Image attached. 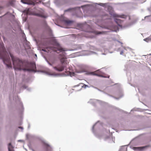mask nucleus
<instances>
[{
	"mask_svg": "<svg viewBox=\"0 0 151 151\" xmlns=\"http://www.w3.org/2000/svg\"><path fill=\"white\" fill-rule=\"evenodd\" d=\"M66 67V66L65 65L59 64L56 66L53 67V68L55 70L58 71H63L64 68Z\"/></svg>",
	"mask_w": 151,
	"mask_h": 151,
	"instance_id": "nucleus-6",
	"label": "nucleus"
},
{
	"mask_svg": "<svg viewBox=\"0 0 151 151\" xmlns=\"http://www.w3.org/2000/svg\"><path fill=\"white\" fill-rule=\"evenodd\" d=\"M13 61L14 68L16 69L22 70H24L30 71V69L27 68L29 63L25 61H23L19 58L14 57L12 54L9 53Z\"/></svg>",
	"mask_w": 151,
	"mask_h": 151,
	"instance_id": "nucleus-1",
	"label": "nucleus"
},
{
	"mask_svg": "<svg viewBox=\"0 0 151 151\" xmlns=\"http://www.w3.org/2000/svg\"><path fill=\"white\" fill-rule=\"evenodd\" d=\"M42 50L44 51H46V50L45 49H42Z\"/></svg>",
	"mask_w": 151,
	"mask_h": 151,
	"instance_id": "nucleus-20",
	"label": "nucleus"
},
{
	"mask_svg": "<svg viewBox=\"0 0 151 151\" xmlns=\"http://www.w3.org/2000/svg\"><path fill=\"white\" fill-rule=\"evenodd\" d=\"M114 21L116 25H114V32H117L120 28L123 27V21L118 19V18L126 19L127 16L124 14L119 15L114 13Z\"/></svg>",
	"mask_w": 151,
	"mask_h": 151,
	"instance_id": "nucleus-3",
	"label": "nucleus"
},
{
	"mask_svg": "<svg viewBox=\"0 0 151 151\" xmlns=\"http://www.w3.org/2000/svg\"><path fill=\"white\" fill-rule=\"evenodd\" d=\"M29 48H30V47L29 45L27 46V48L25 47V49H29Z\"/></svg>",
	"mask_w": 151,
	"mask_h": 151,
	"instance_id": "nucleus-19",
	"label": "nucleus"
},
{
	"mask_svg": "<svg viewBox=\"0 0 151 151\" xmlns=\"http://www.w3.org/2000/svg\"><path fill=\"white\" fill-rule=\"evenodd\" d=\"M21 2L24 4H28L34 5L35 3L33 1H21Z\"/></svg>",
	"mask_w": 151,
	"mask_h": 151,
	"instance_id": "nucleus-7",
	"label": "nucleus"
},
{
	"mask_svg": "<svg viewBox=\"0 0 151 151\" xmlns=\"http://www.w3.org/2000/svg\"><path fill=\"white\" fill-rule=\"evenodd\" d=\"M54 63V61H51V63H48L50 65H52Z\"/></svg>",
	"mask_w": 151,
	"mask_h": 151,
	"instance_id": "nucleus-15",
	"label": "nucleus"
},
{
	"mask_svg": "<svg viewBox=\"0 0 151 151\" xmlns=\"http://www.w3.org/2000/svg\"><path fill=\"white\" fill-rule=\"evenodd\" d=\"M96 34H101V32H96Z\"/></svg>",
	"mask_w": 151,
	"mask_h": 151,
	"instance_id": "nucleus-17",
	"label": "nucleus"
},
{
	"mask_svg": "<svg viewBox=\"0 0 151 151\" xmlns=\"http://www.w3.org/2000/svg\"><path fill=\"white\" fill-rule=\"evenodd\" d=\"M150 55H151V53L150 54Z\"/></svg>",
	"mask_w": 151,
	"mask_h": 151,
	"instance_id": "nucleus-24",
	"label": "nucleus"
},
{
	"mask_svg": "<svg viewBox=\"0 0 151 151\" xmlns=\"http://www.w3.org/2000/svg\"><path fill=\"white\" fill-rule=\"evenodd\" d=\"M84 86H85V87H88V86L86 85H85L84 84Z\"/></svg>",
	"mask_w": 151,
	"mask_h": 151,
	"instance_id": "nucleus-22",
	"label": "nucleus"
},
{
	"mask_svg": "<svg viewBox=\"0 0 151 151\" xmlns=\"http://www.w3.org/2000/svg\"><path fill=\"white\" fill-rule=\"evenodd\" d=\"M67 72L68 73H70V72L69 71H68Z\"/></svg>",
	"mask_w": 151,
	"mask_h": 151,
	"instance_id": "nucleus-23",
	"label": "nucleus"
},
{
	"mask_svg": "<svg viewBox=\"0 0 151 151\" xmlns=\"http://www.w3.org/2000/svg\"><path fill=\"white\" fill-rule=\"evenodd\" d=\"M52 149L49 145H47L46 147V151H52Z\"/></svg>",
	"mask_w": 151,
	"mask_h": 151,
	"instance_id": "nucleus-11",
	"label": "nucleus"
},
{
	"mask_svg": "<svg viewBox=\"0 0 151 151\" xmlns=\"http://www.w3.org/2000/svg\"><path fill=\"white\" fill-rule=\"evenodd\" d=\"M114 43L116 44H117L118 45H119L122 46V43L117 41L116 40H114Z\"/></svg>",
	"mask_w": 151,
	"mask_h": 151,
	"instance_id": "nucleus-10",
	"label": "nucleus"
},
{
	"mask_svg": "<svg viewBox=\"0 0 151 151\" xmlns=\"http://www.w3.org/2000/svg\"><path fill=\"white\" fill-rule=\"evenodd\" d=\"M89 74L91 75H96L99 76H101V74L99 73V71H98L91 72Z\"/></svg>",
	"mask_w": 151,
	"mask_h": 151,
	"instance_id": "nucleus-8",
	"label": "nucleus"
},
{
	"mask_svg": "<svg viewBox=\"0 0 151 151\" xmlns=\"http://www.w3.org/2000/svg\"><path fill=\"white\" fill-rule=\"evenodd\" d=\"M34 15L44 18H46L47 17V15L45 13L44 11L42 9L38 10L37 11V12L34 13Z\"/></svg>",
	"mask_w": 151,
	"mask_h": 151,
	"instance_id": "nucleus-5",
	"label": "nucleus"
},
{
	"mask_svg": "<svg viewBox=\"0 0 151 151\" xmlns=\"http://www.w3.org/2000/svg\"><path fill=\"white\" fill-rule=\"evenodd\" d=\"M10 1V5H11L12 6H13L14 5V2L13 1Z\"/></svg>",
	"mask_w": 151,
	"mask_h": 151,
	"instance_id": "nucleus-14",
	"label": "nucleus"
},
{
	"mask_svg": "<svg viewBox=\"0 0 151 151\" xmlns=\"http://www.w3.org/2000/svg\"><path fill=\"white\" fill-rule=\"evenodd\" d=\"M19 127V128L22 129V127Z\"/></svg>",
	"mask_w": 151,
	"mask_h": 151,
	"instance_id": "nucleus-21",
	"label": "nucleus"
},
{
	"mask_svg": "<svg viewBox=\"0 0 151 151\" xmlns=\"http://www.w3.org/2000/svg\"><path fill=\"white\" fill-rule=\"evenodd\" d=\"M0 59H1L4 63L8 68L12 67L11 62L8 54L2 42H0Z\"/></svg>",
	"mask_w": 151,
	"mask_h": 151,
	"instance_id": "nucleus-2",
	"label": "nucleus"
},
{
	"mask_svg": "<svg viewBox=\"0 0 151 151\" xmlns=\"http://www.w3.org/2000/svg\"><path fill=\"white\" fill-rule=\"evenodd\" d=\"M65 23L67 24H70L72 23V21L69 20H66L65 21Z\"/></svg>",
	"mask_w": 151,
	"mask_h": 151,
	"instance_id": "nucleus-12",
	"label": "nucleus"
},
{
	"mask_svg": "<svg viewBox=\"0 0 151 151\" xmlns=\"http://www.w3.org/2000/svg\"><path fill=\"white\" fill-rule=\"evenodd\" d=\"M120 54L121 55H122L123 54V51H121L120 52Z\"/></svg>",
	"mask_w": 151,
	"mask_h": 151,
	"instance_id": "nucleus-18",
	"label": "nucleus"
},
{
	"mask_svg": "<svg viewBox=\"0 0 151 151\" xmlns=\"http://www.w3.org/2000/svg\"><path fill=\"white\" fill-rule=\"evenodd\" d=\"M13 147L11 145V143H10L8 145L9 151H14L13 149Z\"/></svg>",
	"mask_w": 151,
	"mask_h": 151,
	"instance_id": "nucleus-9",
	"label": "nucleus"
},
{
	"mask_svg": "<svg viewBox=\"0 0 151 151\" xmlns=\"http://www.w3.org/2000/svg\"><path fill=\"white\" fill-rule=\"evenodd\" d=\"M49 48L51 50L58 53V52H57L58 51H59L60 52H63L62 54H60L59 55V56H60L59 58H60V64H61L65 65H66L67 63H65V59L66 58L65 57V53L64 52L65 50L64 49L59 46L57 48H55L54 47H50Z\"/></svg>",
	"mask_w": 151,
	"mask_h": 151,
	"instance_id": "nucleus-4",
	"label": "nucleus"
},
{
	"mask_svg": "<svg viewBox=\"0 0 151 151\" xmlns=\"http://www.w3.org/2000/svg\"><path fill=\"white\" fill-rule=\"evenodd\" d=\"M30 64L32 65L33 66H34L35 67V65L34 63H30Z\"/></svg>",
	"mask_w": 151,
	"mask_h": 151,
	"instance_id": "nucleus-16",
	"label": "nucleus"
},
{
	"mask_svg": "<svg viewBox=\"0 0 151 151\" xmlns=\"http://www.w3.org/2000/svg\"><path fill=\"white\" fill-rule=\"evenodd\" d=\"M150 147V145H147L145 146L141 147V148L142 149H144L145 148H148V147Z\"/></svg>",
	"mask_w": 151,
	"mask_h": 151,
	"instance_id": "nucleus-13",
	"label": "nucleus"
}]
</instances>
